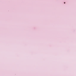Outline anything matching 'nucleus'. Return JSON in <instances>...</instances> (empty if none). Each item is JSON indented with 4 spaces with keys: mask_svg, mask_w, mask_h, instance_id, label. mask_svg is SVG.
I'll list each match as a JSON object with an SVG mask.
<instances>
[{
    "mask_svg": "<svg viewBox=\"0 0 76 76\" xmlns=\"http://www.w3.org/2000/svg\"><path fill=\"white\" fill-rule=\"evenodd\" d=\"M64 4H65V2H64Z\"/></svg>",
    "mask_w": 76,
    "mask_h": 76,
    "instance_id": "1",
    "label": "nucleus"
}]
</instances>
